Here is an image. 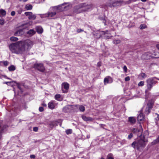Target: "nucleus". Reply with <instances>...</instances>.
<instances>
[{
  "label": "nucleus",
  "mask_w": 159,
  "mask_h": 159,
  "mask_svg": "<svg viewBox=\"0 0 159 159\" xmlns=\"http://www.w3.org/2000/svg\"><path fill=\"white\" fill-rule=\"evenodd\" d=\"M4 79H7V77L6 76H4Z\"/></svg>",
  "instance_id": "nucleus-64"
},
{
  "label": "nucleus",
  "mask_w": 159,
  "mask_h": 159,
  "mask_svg": "<svg viewBox=\"0 0 159 159\" xmlns=\"http://www.w3.org/2000/svg\"><path fill=\"white\" fill-rule=\"evenodd\" d=\"M111 78L110 77V76H107V77H106V78H105L104 79V80H109L110 79H111Z\"/></svg>",
  "instance_id": "nucleus-54"
},
{
  "label": "nucleus",
  "mask_w": 159,
  "mask_h": 159,
  "mask_svg": "<svg viewBox=\"0 0 159 159\" xmlns=\"http://www.w3.org/2000/svg\"><path fill=\"white\" fill-rule=\"evenodd\" d=\"M0 63L1 64H3L5 66H7L8 65V62L7 61H1Z\"/></svg>",
  "instance_id": "nucleus-37"
},
{
  "label": "nucleus",
  "mask_w": 159,
  "mask_h": 159,
  "mask_svg": "<svg viewBox=\"0 0 159 159\" xmlns=\"http://www.w3.org/2000/svg\"><path fill=\"white\" fill-rule=\"evenodd\" d=\"M131 131L133 133L136 134L137 135H138V134L137 133L140 131V130L137 128H133L132 129Z\"/></svg>",
  "instance_id": "nucleus-26"
},
{
  "label": "nucleus",
  "mask_w": 159,
  "mask_h": 159,
  "mask_svg": "<svg viewBox=\"0 0 159 159\" xmlns=\"http://www.w3.org/2000/svg\"><path fill=\"white\" fill-rule=\"evenodd\" d=\"M152 57H154L153 54L150 52L146 53L142 56V58L144 59H148Z\"/></svg>",
  "instance_id": "nucleus-9"
},
{
  "label": "nucleus",
  "mask_w": 159,
  "mask_h": 159,
  "mask_svg": "<svg viewBox=\"0 0 159 159\" xmlns=\"http://www.w3.org/2000/svg\"><path fill=\"white\" fill-rule=\"evenodd\" d=\"M112 82V80H104V82L105 84L108 83H111Z\"/></svg>",
  "instance_id": "nucleus-39"
},
{
  "label": "nucleus",
  "mask_w": 159,
  "mask_h": 159,
  "mask_svg": "<svg viewBox=\"0 0 159 159\" xmlns=\"http://www.w3.org/2000/svg\"><path fill=\"white\" fill-rule=\"evenodd\" d=\"M120 41L119 39L114 40L113 41V43L116 44H119L120 43Z\"/></svg>",
  "instance_id": "nucleus-36"
},
{
  "label": "nucleus",
  "mask_w": 159,
  "mask_h": 159,
  "mask_svg": "<svg viewBox=\"0 0 159 159\" xmlns=\"http://www.w3.org/2000/svg\"><path fill=\"white\" fill-rule=\"evenodd\" d=\"M103 23H104L105 25H106V24H105V20L103 19Z\"/></svg>",
  "instance_id": "nucleus-61"
},
{
  "label": "nucleus",
  "mask_w": 159,
  "mask_h": 159,
  "mask_svg": "<svg viewBox=\"0 0 159 159\" xmlns=\"http://www.w3.org/2000/svg\"><path fill=\"white\" fill-rule=\"evenodd\" d=\"M57 11H53L51 9V7L49 9V11L48 13L40 14V16L41 17L45 18V17H49L50 18H53L54 16L56 15L57 14L56 12Z\"/></svg>",
  "instance_id": "nucleus-4"
},
{
  "label": "nucleus",
  "mask_w": 159,
  "mask_h": 159,
  "mask_svg": "<svg viewBox=\"0 0 159 159\" xmlns=\"http://www.w3.org/2000/svg\"><path fill=\"white\" fill-rule=\"evenodd\" d=\"M142 2H145L147 0H141Z\"/></svg>",
  "instance_id": "nucleus-62"
},
{
  "label": "nucleus",
  "mask_w": 159,
  "mask_h": 159,
  "mask_svg": "<svg viewBox=\"0 0 159 159\" xmlns=\"http://www.w3.org/2000/svg\"><path fill=\"white\" fill-rule=\"evenodd\" d=\"M15 13H16L15 11H12L11 12V14L12 16H14L15 15Z\"/></svg>",
  "instance_id": "nucleus-51"
},
{
  "label": "nucleus",
  "mask_w": 159,
  "mask_h": 159,
  "mask_svg": "<svg viewBox=\"0 0 159 159\" xmlns=\"http://www.w3.org/2000/svg\"><path fill=\"white\" fill-rule=\"evenodd\" d=\"M66 134H69L72 133V130L71 129H69L66 130Z\"/></svg>",
  "instance_id": "nucleus-38"
},
{
  "label": "nucleus",
  "mask_w": 159,
  "mask_h": 159,
  "mask_svg": "<svg viewBox=\"0 0 159 159\" xmlns=\"http://www.w3.org/2000/svg\"><path fill=\"white\" fill-rule=\"evenodd\" d=\"M133 137V134L131 133L130 134L128 135V139H130L131 138H132Z\"/></svg>",
  "instance_id": "nucleus-46"
},
{
  "label": "nucleus",
  "mask_w": 159,
  "mask_h": 159,
  "mask_svg": "<svg viewBox=\"0 0 159 159\" xmlns=\"http://www.w3.org/2000/svg\"><path fill=\"white\" fill-rule=\"evenodd\" d=\"M144 82L143 81H140L139 84V86H143L144 85Z\"/></svg>",
  "instance_id": "nucleus-44"
},
{
  "label": "nucleus",
  "mask_w": 159,
  "mask_h": 159,
  "mask_svg": "<svg viewBox=\"0 0 159 159\" xmlns=\"http://www.w3.org/2000/svg\"><path fill=\"white\" fill-rule=\"evenodd\" d=\"M61 97L60 95L59 94H56L55 95V99L57 100H59V99Z\"/></svg>",
  "instance_id": "nucleus-42"
},
{
  "label": "nucleus",
  "mask_w": 159,
  "mask_h": 159,
  "mask_svg": "<svg viewBox=\"0 0 159 159\" xmlns=\"http://www.w3.org/2000/svg\"><path fill=\"white\" fill-rule=\"evenodd\" d=\"M62 89L64 88L66 90L68 89L69 87V84L67 83H64L62 84Z\"/></svg>",
  "instance_id": "nucleus-19"
},
{
  "label": "nucleus",
  "mask_w": 159,
  "mask_h": 159,
  "mask_svg": "<svg viewBox=\"0 0 159 159\" xmlns=\"http://www.w3.org/2000/svg\"><path fill=\"white\" fill-rule=\"evenodd\" d=\"M6 15V12L3 9L0 10V17H3Z\"/></svg>",
  "instance_id": "nucleus-25"
},
{
  "label": "nucleus",
  "mask_w": 159,
  "mask_h": 159,
  "mask_svg": "<svg viewBox=\"0 0 159 159\" xmlns=\"http://www.w3.org/2000/svg\"><path fill=\"white\" fill-rule=\"evenodd\" d=\"M15 83L14 81H10L8 82H6V84L7 85L11 86H13Z\"/></svg>",
  "instance_id": "nucleus-31"
},
{
  "label": "nucleus",
  "mask_w": 159,
  "mask_h": 159,
  "mask_svg": "<svg viewBox=\"0 0 159 159\" xmlns=\"http://www.w3.org/2000/svg\"><path fill=\"white\" fill-rule=\"evenodd\" d=\"M24 34L23 29H20L15 33L14 35L16 36H20L23 35Z\"/></svg>",
  "instance_id": "nucleus-13"
},
{
  "label": "nucleus",
  "mask_w": 159,
  "mask_h": 159,
  "mask_svg": "<svg viewBox=\"0 0 159 159\" xmlns=\"http://www.w3.org/2000/svg\"><path fill=\"white\" fill-rule=\"evenodd\" d=\"M83 31V30H82V29H78L77 30V32H78V33H80L81 32H82Z\"/></svg>",
  "instance_id": "nucleus-53"
},
{
  "label": "nucleus",
  "mask_w": 159,
  "mask_h": 159,
  "mask_svg": "<svg viewBox=\"0 0 159 159\" xmlns=\"http://www.w3.org/2000/svg\"><path fill=\"white\" fill-rule=\"evenodd\" d=\"M154 116L155 117V122L157 123L159 120V114L156 113L155 114Z\"/></svg>",
  "instance_id": "nucleus-28"
},
{
  "label": "nucleus",
  "mask_w": 159,
  "mask_h": 159,
  "mask_svg": "<svg viewBox=\"0 0 159 159\" xmlns=\"http://www.w3.org/2000/svg\"><path fill=\"white\" fill-rule=\"evenodd\" d=\"M30 157L31 158L34 159L35 157V156L34 155H31L30 156Z\"/></svg>",
  "instance_id": "nucleus-52"
},
{
  "label": "nucleus",
  "mask_w": 159,
  "mask_h": 159,
  "mask_svg": "<svg viewBox=\"0 0 159 159\" xmlns=\"http://www.w3.org/2000/svg\"><path fill=\"white\" fill-rule=\"evenodd\" d=\"M7 126L6 125H3L2 123L0 122V139L1 137L2 134L4 132V129L6 128Z\"/></svg>",
  "instance_id": "nucleus-12"
},
{
  "label": "nucleus",
  "mask_w": 159,
  "mask_h": 159,
  "mask_svg": "<svg viewBox=\"0 0 159 159\" xmlns=\"http://www.w3.org/2000/svg\"><path fill=\"white\" fill-rule=\"evenodd\" d=\"M25 8L27 10H30L32 8V6L30 4H27L25 6Z\"/></svg>",
  "instance_id": "nucleus-29"
},
{
  "label": "nucleus",
  "mask_w": 159,
  "mask_h": 159,
  "mask_svg": "<svg viewBox=\"0 0 159 159\" xmlns=\"http://www.w3.org/2000/svg\"><path fill=\"white\" fill-rule=\"evenodd\" d=\"M159 142V136L158 137V138L156 139L155 140L153 141V142H152V145L158 143Z\"/></svg>",
  "instance_id": "nucleus-33"
},
{
  "label": "nucleus",
  "mask_w": 159,
  "mask_h": 159,
  "mask_svg": "<svg viewBox=\"0 0 159 159\" xmlns=\"http://www.w3.org/2000/svg\"><path fill=\"white\" fill-rule=\"evenodd\" d=\"M16 84L18 88L21 90V89L20 87V85L19 83H16Z\"/></svg>",
  "instance_id": "nucleus-50"
},
{
  "label": "nucleus",
  "mask_w": 159,
  "mask_h": 159,
  "mask_svg": "<svg viewBox=\"0 0 159 159\" xmlns=\"http://www.w3.org/2000/svg\"><path fill=\"white\" fill-rule=\"evenodd\" d=\"M157 48L159 50V44H157L156 46Z\"/></svg>",
  "instance_id": "nucleus-57"
},
{
  "label": "nucleus",
  "mask_w": 159,
  "mask_h": 159,
  "mask_svg": "<svg viewBox=\"0 0 159 159\" xmlns=\"http://www.w3.org/2000/svg\"><path fill=\"white\" fill-rule=\"evenodd\" d=\"M87 138L88 139L89 138H90V135H87Z\"/></svg>",
  "instance_id": "nucleus-63"
},
{
  "label": "nucleus",
  "mask_w": 159,
  "mask_h": 159,
  "mask_svg": "<svg viewBox=\"0 0 159 159\" xmlns=\"http://www.w3.org/2000/svg\"><path fill=\"white\" fill-rule=\"evenodd\" d=\"M62 121L61 120H59L57 121H54L51 122L50 125L53 126H55L59 125L60 126H61Z\"/></svg>",
  "instance_id": "nucleus-10"
},
{
  "label": "nucleus",
  "mask_w": 159,
  "mask_h": 159,
  "mask_svg": "<svg viewBox=\"0 0 159 159\" xmlns=\"http://www.w3.org/2000/svg\"><path fill=\"white\" fill-rule=\"evenodd\" d=\"M66 3H64L57 6L51 7V9L53 11H57V12L64 11V6Z\"/></svg>",
  "instance_id": "nucleus-5"
},
{
  "label": "nucleus",
  "mask_w": 159,
  "mask_h": 159,
  "mask_svg": "<svg viewBox=\"0 0 159 159\" xmlns=\"http://www.w3.org/2000/svg\"><path fill=\"white\" fill-rule=\"evenodd\" d=\"M18 109L17 108H15L14 109L13 108H12V109L10 111V112L11 115L13 116H15L17 114V113L19 112Z\"/></svg>",
  "instance_id": "nucleus-14"
},
{
  "label": "nucleus",
  "mask_w": 159,
  "mask_h": 159,
  "mask_svg": "<svg viewBox=\"0 0 159 159\" xmlns=\"http://www.w3.org/2000/svg\"><path fill=\"white\" fill-rule=\"evenodd\" d=\"M10 40L13 41H16L18 40L17 38L15 37H11L10 38Z\"/></svg>",
  "instance_id": "nucleus-35"
},
{
  "label": "nucleus",
  "mask_w": 159,
  "mask_h": 159,
  "mask_svg": "<svg viewBox=\"0 0 159 159\" xmlns=\"http://www.w3.org/2000/svg\"><path fill=\"white\" fill-rule=\"evenodd\" d=\"M123 69L125 72H126L127 70V68L126 66H124Z\"/></svg>",
  "instance_id": "nucleus-47"
},
{
  "label": "nucleus",
  "mask_w": 159,
  "mask_h": 159,
  "mask_svg": "<svg viewBox=\"0 0 159 159\" xmlns=\"http://www.w3.org/2000/svg\"><path fill=\"white\" fill-rule=\"evenodd\" d=\"M157 81L155 80H147V89L146 90V92L147 91L150 90L152 88V87L154 86L156 83Z\"/></svg>",
  "instance_id": "nucleus-6"
},
{
  "label": "nucleus",
  "mask_w": 159,
  "mask_h": 159,
  "mask_svg": "<svg viewBox=\"0 0 159 159\" xmlns=\"http://www.w3.org/2000/svg\"><path fill=\"white\" fill-rule=\"evenodd\" d=\"M145 117L144 115L142 113H140L138 116V120L139 121H141L145 119Z\"/></svg>",
  "instance_id": "nucleus-17"
},
{
  "label": "nucleus",
  "mask_w": 159,
  "mask_h": 159,
  "mask_svg": "<svg viewBox=\"0 0 159 159\" xmlns=\"http://www.w3.org/2000/svg\"><path fill=\"white\" fill-rule=\"evenodd\" d=\"M91 7L90 5H87L85 3H82L79 5L76 6L74 8V11L75 13H79L81 11L80 10H79L81 8H83L82 10L86 11L87 9H89Z\"/></svg>",
  "instance_id": "nucleus-3"
},
{
  "label": "nucleus",
  "mask_w": 159,
  "mask_h": 159,
  "mask_svg": "<svg viewBox=\"0 0 159 159\" xmlns=\"http://www.w3.org/2000/svg\"><path fill=\"white\" fill-rule=\"evenodd\" d=\"M48 107L50 109H53L55 107V105L52 102H50L48 104Z\"/></svg>",
  "instance_id": "nucleus-24"
},
{
  "label": "nucleus",
  "mask_w": 159,
  "mask_h": 159,
  "mask_svg": "<svg viewBox=\"0 0 159 159\" xmlns=\"http://www.w3.org/2000/svg\"><path fill=\"white\" fill-rule=\"evenodd\" d=\"M21 12H22L21 11H18V13H19V14H21Z\"/></svg>",
  "instance_id": "nucleus-59"
},
{
  "label": "nucleus",
  "mask_w": 159,
  "mask_h": 159,
  "mask_svg": "<svg viewBox=\"0 0 159 159\" xmlns=\"http://www.w3.org/2000/svg\"><path fill=\"white\" fill-rule=\"evenodd\" d=\"M32 22L31 21V22H30L29 23H26L25 24H23L21 25L20 26V27L21 28H22L23 29H25L27 27V25L29 24V25H32Z\"/></svg>",
  "instance_id": "nucleus-23"
},
{
  "label": "nucleus",
  "mask_w": 159,
  "mask_h": 159,
  "mask_svg": "<svg viewBox=\"0 0 159 159\" xmlns=\"http://www.w3.org/2000/svg\"><path fill=\"white\" fill-rule=\"evenodd\" d=\"M147 77V75L144 73H142L139 75V79H145Z\"/></svg>",
  "instance_id": "nucleus-27"
},
{
  "label": "nucleus",
  "mask_w": 159,
  "mask_h": 159,
  "mask_svg": "<svg viewBox=\"0 0 159 159\" xmlns=\"http://www.w3.org/2000/svg\"><path fill=\"white\" fill-rule=\"evenodd\" d=\"M34 68L41 72H43L45 70V68L42 63L36 62L34 65Z\"/></svg>",
  "instance_id": "nucleus-7"
},
{
  "label": "nucleus",
  "mask_w": 159,
  "mask_h": 159,
  "mask_svg": "<svg viewBox=\"0 0 159 159\" xmlns=\"http://www.w3.org/2000/svg\"><path fill=\"white\" fill-rule=\"evenodd\" d=\"M130 78L129 76H127L125 78V80H129Z\"/></svg>",
  "instance_id": "nucleus-56"
},
{
  "label": "nucleus",
  "mask_w": 159,
  "mask_h": 159,
  "mask_svg": "<svg viewBox=\"0 0 159 159\" xmlns=\"http://www.w3.org/2000/svg\"><path fill=\"white\" fill-rule=\"evenodd\" d=\"M4 24V20L3 19H0V24L3 25Z\"/></svg>",
  "instance_id": "nucleus-45"
},
{
  "label": "nucleus",
  "mask_w": 159,
  "mask_h": 159,
  "mask_svg": "<svg viewBox=\"0 0 159 159\" xmlns=\"http://www.w3.org/2000/svg\"><path fill=\"white\" fill-rule=\"evenodd\" d=\"M36 33L35 31L33 29H31L30 30L27 32V34H29L30 36H32L35 34Z\"/></svg>",
  "instance_id": "nucleus-22"
},
{
  "label": "nucleus",
  "mask_w": 159,
  "mask_h": 159,
  "mask_svg": "<svg viewBox=\"0 0 159 159\" xmlns=\"http://www.w3.org/2000/svg\"><path fill=\"white\" fill-rule=\"evenodd\" d=\"M101 33H102V34H105V33H105L104 32V31H102V32H101Z\"/></svg>",
  "instance_id": "nucleus-60"
},
{
  "label": "nucleus",
  "mask_w": 159,
  "mask_h": 159,
  "mask_svg": "<svg viewBox=\"0 0 159 159\" xmlns=\"http://www.w3.org/2000/svg\"><path fill=\"white\" fill-rule=\"evenodd\" d=\"M153 104V101L152 100H150L148 102L147 107H148L152 109V107Z\"/></svg>",
  "instance_id": "nucleus-18"
},
{
  "label": "nucleus",
  "mask_w": 159,
  "mask_h": 159,
  "mask_svg": "<svg viewBox=\"0 0 159 159\" xmlns=\"http://www.w3.org/2000/svg\"><path fill=\"white\" fill-rule=\"evenodd\" d=\"M79 110L81 111H85V108L84 106L82 105H80L79 106Z\"/></svg>",
  "instance_id": "nucleus-32"
},
{
  "label": "nucleus",
  "mask_w": 159,
  "mask_h": 159,
  "mask_svg": "<svg viewBox=\"0 0 159 159\" xmlns=\"http://www.w3.org/2000/svg\"><path fill=\"white\" fill-rule=\"evenodd\" d=\"M39 110L40 112H42L43 111V107H40L39 108Z\"/></svg>",
  "instance_id": "nucleus-48"
},
{
  "label": "nucleus",
  "mask_w": 159,
  "mask_h": 159,
  "mask_svg": "<svg viewBox=\"0 0 159 159\" xmlns=\"http://www.w3.org/2000/svg\"><path fill=\"white\" fill-rule=\"evenodd\" d=\"M146 28V25L145 24L141 25L140 26V28L141 29H143Z\"/></svg>",
  "instance_id": "nucleus-43"
},
{
  "label": "nucleus",
  "mask_w": 159,
  "mask_h": 159,
  "mask_svg": "<svg viewBox=\"0 0 159 159\" xmlns=\"http://www.w3.org/2000/svg\"><path fill=\"white\" fill-rule=\"evenodd\" d=\"M101 63L100 62H98V64H97V66H101Z\"/></svg>",
  "instance_id": "nucleus-55"
},
{
  "label": "nucleus",
  "mask_w": 159,
  "mask_h": 159,
  "mask_svg": "<svg viewBox=\"0 0 159 159\" xmlns=\"http://www.w3.org/2000/svg\"><path fill=\"white\" fill-rule=\"evenodd\" d=\"M33 45V42L30 40L27 39L11 44L10 45L9 48L12 53L21 54L30 49Z\"/></svg>",
  "instance_id": "nucleus-1"
},
{
  "label": "nucleus",
  "mask_w": 159,
  "mask_h": 159,
  "mask_svg": "<svg viewBox=\"0 0 159 159\" xmlns=\"http://www.w3.org/2000/svg\"><path fill=\"white\" fill-rule=\"evenodd\" d=\"M8 69L10 71H14L15 70L16 67L13 65H11L8 67Z\"/></svg>",
  "instance_id": "nucleus-30"
},
{
  "label": "nucleus",
  "mask_w": 159,
  "mask_h": 159,
  "mask_svg": "<svg viewBox=\"0 0 159 159\" xmlns=\"http://www.w3.org/2000/svg\"><path fill=\"white\" fill-rule=\"evenodd\" d=\"M148 142L147 140L144 138L139 139L137 141H134L131 144V146L134 149L139 150L140 148H144Z\"/></svg>",
  "instance_id": "nucleus-2"
},
{
  "label": "nucleus",
  "mask_w": 159,
  "mask_h": 159,
  "mask_svg": "<svg viewBox=\"0 0 159 159\" xmlns=\"http://www.w3.org/2000/svg\"><path fill=\"white\" fill-rule=\"evenodd\" d=\"M33 130L35 132H37L38 130V128L37 127H34L33 128Z\"/></svg>",
  "instance_id": "nucleus-49"
},
{
  "label": "nucleus",
  "mask_w": 159,
  "mask_h": 159,
  "mask_svg": "<svg viewBox=\"0 0 159 159\" xmlns=\"http://www.w3.org/2000/svg\"><path fill=\"white\" fill-rule=\"evenodd\" d=\"M128 122L131 125H133L135 123L136 119L134 117H129L128 118Z\"/></svg>",
  "instance_id": "nucleus-15"
},
{
  "label": "nucleus",
  "mask_w": 159,
  "mask_h": 159,
  "mask_svg": "<svg viewBox=\"0 0 159 159\" xmlns=\"http://www.w3.org/2000/svg\"><path fill=\"white\" fill-rule=\"evenodd\" d=\"M36 30L37 33L39 34H41L43 31V28L40 26H37L36 27Z\"/></svg>",
  "instance_id": "nucleus-20"
},
{
  "label": "nucleus",
  "mask_w": 159,
  "mask_h": 159,
  "mask_svg": "<svg viewBox=\"0 0 159 159\" xmlns=\"http://www.w3.org/2000/svg\"><path fill=\"white\" fill-rule=\"evenodd\" d=\"M120 2H119L115 0H111L107 4L108 7H112L119 6Z\"/></svg>",
  "instance_id": "nucleus-8"
},
{
  "label": "nucleus",
  "mask_w": 159,
  "mask_h": 159,
  "mask_svg": "<svg viewBox=\"0 0 159 159\" xmlns=\"http://www.w3.org/2000/svg\"><path fill=\"white\" fill-rule=\"evenodd\" d=\"M82 119L85 121H92L93 119L92 118L90 117H87L85 116H82Z\"/></svg>",
  "instance_id": "nucleus-21"
},
{
  "label": "nucleus",
  "mask_w": 159,
  "mask_h": 159,
  "mask_svg": "<svg viewBox=\"0 0 159 159\" xmlns=\"http://www.w3.org/2000/svg\"><path fill=\"white\" fill-rule=\"evenodd\" d=\"M107 159H114L113 155L111 154H108L107 157Z\"/></svg>",
  "instance_id": "nucleus-40"
},
{
  "label": "nucleus",
  "mask_w": 159,
  "mask_h": 159,
  "mask_svg": "<svg viewBox=\"0 0 159 159\" xmlns=\"http://www.w3.org/2000/svg\"><path fill=\"white\" fill-rule=\"evenodd\" d=\"M154 54H153V56L154 57L156 58H158L159 57V53L158 52H156V53L154 52Z\"/></svg>",
  "instance_id": "nucleus-41"
},
{
  "label": "nucleus",
  "mask_w": 159,
  "mask_h": 159,
  "mask_svg": "<svg viewBox=\"0 0 159 159\" xmlns=\"http://www.w3.org/2000/svg\"><path fill=\"white\" fill-rule=\"evenodd\" d=\"M26 16H28V18L29 19H33L35 20L36 18V16L35 15H34L31 12H27L25 13Z\"/></svg>",
  "instance_id": "nucleus-11"
},
{
  "label": "nucleus",
  "mask_w": 159,
  "mask_h": 159,
  "mask_svg": "<svg viewBox=\"0 0 159 159\" xmlns=\"http://www.w3.org/2000/svg\"><path fill=\"white\" fill-rule=\"evenodd\" d=\"M105 37H106V39H109V38H110V37H109V36H107V37H106V36H105Z\"/></svg>",
  "instance_id": "nucleus-58"
},
{
  "label": "nucleus",
  "mask_w": 159,
  "mask_h": 159,
  "mask_svg": "<svg viewBox=\"0 0 159 159\" xmlns=\"http://www.w3.org/2000/svg\"><path fill=\"white\" fill-rule=\"evenodd\" d=\"M151 109V108H150L148 107H147L145 111V113L148 114L150 112Z\"/></svg>",
  "instance_id": "nucleus-34"
},
{
  "label": "nucleus",
  "mask_w": 159,
  "mask_h": 159,
  "mask_svg": "<svg viewBox=\"0 0 159 159\" xmlns=\"http://www.w3.org/2000/svg\"><path fill=\"white\" fill-rule=\"evenodd\" d=\"M66 4L64 5V11L68 10L72 7V5L69 3H66Z\"/></svg>",
  "instance_id": "nucleus-16"
}]
</instances>
